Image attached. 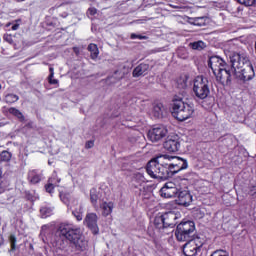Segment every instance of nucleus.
Instances as JSON below:
<instances>
[{
	"label": "nucleus",
	"instance_id": "5701e85b",
	"mask_svg": "<svg viewBox=\"0 0 256 256\" xmlns=\"http://www.w3.org/2000/svg\"><path fill=\"white\" fill-rule=\"evenodd\" d=\"M28 179L33 185H37L41 181V174L37 170H32L28 173Z\"/></svg>",
	"mask_w": 256,
	"mask_h": 256
},
{
	"label": "nucleus",
	"instance_id": "9b49d317",
	"mask_svg": "<svg viewBox=\"0 0 256 256\" xmlns=\"http://www.w3.org/2000/svg\"><path fill=\"white\" fill-rule=\"evenodd\" d=\"M167 136V127L163 125H157L148 131V139L152 143H157Z\"/></svg>",
	"mask_w": 256,
	"mask_h": 256
},
{
	"label": "nucleus",
	"instance_id": "2f4dec72",
	"mask_svg": "<svg viewBox=\"0 0 256 256\" xmlns=\"http://www.w3.org/2000/svg\"><path fill=\"white\" fill-rule=\"evenodd\" d=\"M9 113H11V115H14L18 119H24L23 113H21V111L16 108H10Z\"/></svg>",
	"mask_w": 256,
	"mask_h": 256
},
{
	"label": "nucleus",
	"instance_id": "f03ea898",
	"mask_svg": "<svg viewBox=\"0 0 256 256\" xmlns=\"http://www.w3.org/2000/svg\"><path fill=\"white\" fill-rule=\"evenodd\" d=\"M171 159L168 154H163L150 160L146 167L148 175L152 177V179H161L162 181L173 177L169 167Z\"/></svg>",
	"mask_w": 256,
	"mask_h": 256
},
{
	"label": "nucleus",
	"instance_id": "7ed1b4c3",
	"mask_svg": "<svg viewBox=\"0 0 256 256\" xmlns=\"http://www.w3.org/2000/svg\"><path fill=\"white\" fill-rule=\"evenodd\" d=\"M58 233L70 241L76 251H85L87 249V240H85L81 228L73 224L61 223L58 228Z\"/></svg>",
	"mask_w": 256,
	"mask_h": 256
},
{
	"label": "nucleus",
	"instance_id": "f3484780",
	"mask_svg": "<svg viewBox=\"0 0 256 256\" xmlns=\"http://www.w3.org/2000/svg\"><path fill=\"white\" fill-rule=\"evenodd\" d=\"M164 219L165 227H175L177 225V219H179V214L170 211L162 214Z\"/></svg>",
	"mask_w": 256,
	"mask_h": 256
},
{
	"label": "nucleus",
	"instance_id": "a19ab883",
	"mask_svg": "<svg viewBox=\"0 0 256 256\" xmlns=\"http://www.w3.org/2000/svg\"><path fill=\"white\" fill-rule=\"evenodd\" d=\"M4 40L7 41V43H13V38H11V35H5Z\"/></svg>",
	"mask_w": 256,
	"mask_h": 256
},
{
	"label": "nucleus",
	"instance_id": "393cba45",
	"mask_svg": "<svg viewBox=\"0 0 256 256\" xmlns=\"http://www.w3.org/2000/svg\"><path fill=\"white\" fill-rule=\"evenodd\" d=\"M88 51L90 52L91 59H97L99 57V48L97 44H89Z\"/></svg>",
	"mask_w": 256,
	"mask_h": 256
},
{
	"label": "nucleus",
	"instance_id": "58836bf2",
	"mask_svg": "<svg viewBox=\"0 0 256 256\" xmlns=\"http://www.w3.org/2000/svg\"><path fill=\"white\" fill-rule=\"evenodd\" d=\"M130 37L131 39H140V40L147 39V36L137 35V34H131Z\"/></svg>",
	"mask_w": 256,
	"mask_h": 256
},
{
	"label": "nucleus",
	"instance_id": "0eeeda50",
	"mask_svg": "<svg viewBox=\"0 0 256 256\" xmlns=\"http://www.w3.org/2000/svg\"><path fill=\"white\" fill-rule=\"evenodd\" d=\"M204 240L199 236H193L187 243L183 246V253L185 256H195L198 251L203 247Z\"/></svg>",
	"mask_w": 256,
	"mask_h": 256
},
{
	"label": "nucleus",
	"instance_id": "2eb2a0df",
	"mask_svg": "<svg viewBox=\"0 0 256 256\" xmlns=\"http://www.w3.org/2000/svg\"><path fill=\"white\" fill-rule=\"evenodd\" d=\"M180 147L181 144L179 143L178 136H168V138L164 142V149H166V151H169L170 153H176V151H179Z\"/></svg>",
	"mask_w": 256,
	"mask_h": 256
},
{
	"label": "nucleus",
	"instance_id": "f704fd0d",
	"mask_svg": "<svg viewBox=\"0 0 256 256\" xmlns=\"http://www.w3.org/2000/svg\"><path fill=\"white\" fill-rule=\"evenodd\" d=\"M9 241H10V245H11V250L15 251L16 245H17V238L15 237V235H10Z\"/></svg>",
	"mask_w": 256,
	"mask_h": 256
},
{
	"label": "nucleus",
	"instance_id": "c9c22d12",
	"mask_svg": "<svg viewBox=\"0 0 256 256\" xmlns=\"http://www.w3.org/2000/svg\"><path fill=\"white\" fill-rule=\"evenodd\" d=\"M255 1L256 0H238V3H240L241 5H245L246 7H251L255 5Z\"/></svg>",
	"mask_w": 256,
	"mask_h": 256
},
{
	"label": "nucleus",
	"instance_id": "de8ad7c7",
	"mask_svg": "<svg viewBox=\"0 0 256 256\" xmlns=\"http://www.w3.org/2000/svg\"><path fill=\"white\" fill-rule=\"evenodd\" d=\"M18 3H21V2H23V1H25V0H16Z\"/></svg>",
	"mask_w": 256,
	"mask_h": 256
},
{
	"label": "nucleus",
	"instance_id": "aec40b11",
	"mask_svg": "<svg viewBox=\"0 0 256 256\" xmlns=\"http://www.w3.org/2000/svg\"><path fill=\"white\" fill-rule=\"evenodd\" d=\"M152 115L156 119H161L165 115V106L162 103H154L152 109Z\"/></svg>",
	"mask_w": 256,
	"mask_h": 256
},
{
	"label": "nucleus",
	"instance_id": "4468645a",
	"mask_svg": "<svg viewBox=\"0 0 256 256\" xmlns=\"http://www.w3.org/2000/svg\"><path fill=\"white\" fill-rule=\"evenodd\" d=\"M208 67L212 70V73H217V71L227 67V63L219 56H211L208 61Z\"/></svg>",
	"mask_w": 256,
	"mask_h": 256
},
{
	"label": "nucleus",
	"instance_id": "c85d7f7f",
	"mask_svg": "<svg viewBox=\"0 0 256 256\" xmlns=\"http://www.w3.org/2000/svg\"><path fill=\"white\" fill-rule=\"evenodd\" d=\"M191 47L194 50L201 51V49H205V42H203V41L193 42L191 44Z\"/></svg>",
	"mask_w": 256,
	"mask_h": 256
},
{
	"label": "nucleus",
	"instance_id": "e433bc0d",
	"mask_svg": "<svg viewBox=\"0 0 256 256\" xmlns=\"http://www.w3.org/2000/svg\"><path fill=\"white\" fill-rule=\"evenodd\" d=\"M211 256H229V254H227V251L225 250H216L211 254Z\"/></svg>",
	"mask_w": 256,
	"mask_h": 256
},
{
	"label": "nucleus",
	"instance_id": "72a5a7b5",
	"mask_svg": "<svg viewBox=\"0 0 256 256\" xmlns=\"http://www.w3.org/2000/svg\"><path fill=\"white\" fill-rule=\"evenodd\" d=\"M53 225L52 224H45L41 228V234L45 235V233H49V231H52Z\"/></svg>",
	"mask_w": 256,
	"mask_h": 256
},
{
	"label": "nucleus",
	"instance_id": "423d86ee",
	"mask_svg": "<svg viewBox=\"0 0 256 256\" xmlns=\"http://www.w3.org/2000/svg\"><path fill=\"white\" fill-rule=\"evenodd\" d=\"M193 93L198 99H207L209 97V80L203 76H197L194 79Z\"/></svg>",
	"mask_w": 256,
	"mask_h": 256
},
{
	"label": "nucleus",
	"instance_id": "f257e3e1",
	"mask_svg": "<svg viewBox=\"0 0 256 256\" xmlns=\"http://www.w3.org/2000/svg\"><path fill=\"white\" fill-rule=\"evenodd\" d=\"M233 77L240 81H251L255 77V69L246 53H232L230 55Z\"/></svg>",
	"mask_w": 256,
	"mask_h": 256
},
{
	"label": "nucleus",
	"instance_id": "a18cd8bd",
	"mask_svg": "<svg viewBox=\"0 0 256 256\" xmlns=\"http://www.w3.org/2000/svg\"><path fill=\"white\" fill-rule=\"evenodd\" d=\"M17 29H19V24H14L12 26V31H17Z\"/></svg>",
	"mask_w": 256,
	"mask_h": 256
},
{
	"label": "nucleus",
	"instance_id": "dca6fc26",
	"mask_svg": "<svg viewBox=\"0 0 256 256\" xmlns=\"http://www.w3.org/2000/svg\"><path fill=\"white\" fill-rule=\"evenodd\" d=\"M176 197H178L177 199L178 205H184L185 207L191 205V201H193V196H191V193H189V190L178 189V193Z\"/></svg>",
	"mask_w": 256,
	"mask_h": 256
},
{
	"label": "nucleus",
	"instance_id": "20e7f679",
	"mask_svg": "<svg viewBox=\"0 0 256 256\" xmlns=\"http://www.w3.org/2000/svg\"><path fill=\"white\" fill-rule=\"evenodd\" d=\"M193 113H195L193 104L184 102L182 98H175L173 100L172 115L178 121H187V119H191Z\"/></svg>",
	"mask_w": 256,
	"mask_h": 256
},
{
	"label": "nucleus",
	"instance_id": "39448f33",
	"mask_svg": "<svg viewBox=\"0 0 256 256\" xmlns=\"http://www.w3.org/2000/svg\"><path fill=\"white\" fill-rule=\"evenodd\" d=\"M194 234L195 222L193 221L181 222L175 230V237L177 241H190Z\"/></svg>",
	"mask_w": 256,
	"mask_h": 256
},
{
	"label": "nucleus",
	"instance_id": "412c9836",
	"mask_svg": "<svg viewBox=\"0 0 256 256\" xmlns=\"http://www.w3.org/2000/svg\"><path fill=\"white\" fill-rule=\"evenodd\" d=\"M149 71V64H139L134 70H133V77H141L142 75H147V72Z\"/></svg>",
	"mask_w": 256,
	"mask_h": 256
},
{
	"label": "nucleus",
	"instance_id": "c03bdc74",
	"mask_svg": "<svg viewBox=\"0 0 256 256\" xmlns=\"http://www.w3.org/2000/svg\"><path fill=\"white\" fill-rule=\"evenodd\" d=\"M49 71H50V75H49V77H54L55 72H54L53 67H50V68H49Z\"/></svg>",
	"mask_w": 256,
	"mask_h": 256
},
{
	"label": "nucleus",
	"instance_id": "ddd939ff",
	"mask_svg": "<svg viewBox=\"0 0 256 256\" xmlns=\"http://www.w3.org/2000/svg\"><path fill=\"white\" fill-rule=\"evenodd\" d=\"M99 217L96 213H88L84 219V224L92 231L94 235L99 233V226L97 225Z\"/></svg>",
	"mask_w": 256,
	"mask_h": 256
},
{
	"label": "nucleus",
	"instance_id": "c756f323",
	"mask_svg": "<svg viewBox=\"0 0 256 256\" xmlns=\"http://www.w3.org/2000/svg\"><path fill=\"white\" fill-rule=\"evenodd\" d=\"M49 179H52V181L54 183L53 184L54 187H59V184L61 183V179L57 176V172L56 171H54L52 173V176Z\"/></svg>",
	"mask_w": 256,
	"mask_h": 256
},
{
	"label": "nucleus",
	"instance_id": "473e14b6",
	"mask_svg": "<svg viewBox=\"0 0 256 256\" xmlns=\"http://www.w3.org/2000/svg\"><path fill=\"white\" fill-rule=\"evenodd\" d=\"M55 183L53 182V179H48V183L45 186V190L47 193H53L55 186H53Z\"/></svg>",
	"mask_w": 256,
	"mask_h": 256
},
{
	"label": "nucleus",
	"instance_id": "6e6552de",
	"mask_svg": "<svg viewBox=\"0 0 256 256\" xmlns=\"http://www.w3.org/2000/svg\"><path fill=\"white\" fill-rule=\"evenodd\" d=\"M169 157H171V161L168 162V165L170 167L172 177L181 171H185V169L189 167V162H187V159L171 155H169Z\"/></svg>",
	"mask_w": 256,
	"mask_h": 256
},
{
	"label": "nucleus",
	"instance_id": "8fccbe9b",
	"mask_svg": "<svg viewBox=\"0 0 256 256\" xmlns=\"http://www.w3.org/2000/svg\"><path fill=\"white\" fill-rule=\"evenodd\" d=\"M2 87H3V86L0 84V89H2Z\"/></svg>",
	"mask_w": 256,
	"mask_h": 256
},
{
	"label": "nucleus",
	"instance_id": "a211bd4d",
	"mask_svg": "<svg viewBox=\"0 0 256 256\" xmlns=\"http://www.w3.org/2000/svg\"><path fill=\"white\" fill-rule=\"evenodd\" d=\"M123 77H125V72L116 70L111 76L107 77L106 81L109 85H115V83H119Z\"/></svg>",
	"mask_w": 256,
	"mask_h": 256
},
{
	"label": "nucleus",
	"instance_id": "09e8293b",
	"mask_svg": "<svg viewBox=\"0 0 256 256\" xmlns=\"http://www.w3.org/2000/svg\"><path fill=\"white\" fill-rule=\"evenodd\" d=\"M61 17H64V18H65V17H67V14H62Z\"/></svg>",
	"mask_w": 256,
	"mask_h": 256
},
{
	"label": "nucleus",
	"instance_id": "ea45409f",
	"mask_svg": "<svg viewBox=\"0 0 256 256\" xmlns=\"http://www.w3.org/2000/svg\"><path fill=\"white\" fill-rule=\"evenodd\" d=\"M48 81H49L50 85H57L59 83V80L54 79L51 76L48 77Z\"/></svg>",
	"mask_w": 256,
	"mask_h": 256
},
{
	"label": "nucleus",
	"instance_id": "4c0bfd02",
	"mask_svg": "<svg viewBox=\"0 0 256 256\" xmlns=\"http://www.w3.org/2000/svg\"><path fill=\"white\" fill-rule=\"evenodd\" d=\"M2 179L3 177H0V194L5 193V191L7 190V183H3L1 181Z\"/></svg>",
	"mask_w": 256,
	"mask_h": 256
},
{
	"label": "nucleus",
	"instance_id": "4be33fe9",
	"mask_svg": "<svg viewBox=\"0 0 256 256\" xmlns=\"http://www.w3.org/2000/svg\"><path fill=\"white\" fill-rule=\"evenodd\" d=\"M101 199V194L97 191V189L92 188L90 190V200L94 207V209L97 211L99 209V205L97 202Z\"/></svg>",
	"mask_w": 256,
	"mask_h": 256
},
{
	"label": "nucleus",
	"instance_id": "f8f14e48",
	"mask_svg": "<svg viewBox=\"0 0 256 256\" xmlns=\"http://www.w3.org/2000/svg\"><path fill=\"white\" fill-rule=\"evenodd\" d=\"M179 193V188L173 182H167L161 189L160 195L164 199H173Z\"/></svg>",
	"mask_w": 256,
	"mask_h": 256
},
{
	"label": "nucleus",
	"instance_id": "7c9ffc66",
	"mask_svg": "<svg viewBox=\"0 0 256 256\" xmlns=\"http://www.w3.org/2000/svg\"><path fill=\"white\" fill-rule=\"evenodd\" d=\"M179 89H187V77H182L177 81Z\"/></svg>",
	"mask_w": 256,
	"mask_h": 256
},
{
	"label": "nucleus",
	"instance_id": "79ce46f5",
	"mask_svg": "<svg viewBox=\"0 0 256 256\" xmlns=\"http://www.w3.org/2000/svg\"><path fill=\"white\" fill-rule=\"evenodd\" d=\"M88 13H90V15H97V9L96 8H89Z\"/></svg>",
	"mask_w": 256,
	"mask_h": 256
},
{
	"label": "nucleus",
	"instance_id": "1a4fd4ad",
	"mask_svg": "<svg viewBox=\"0 0 256 256\" xmlns=\"http://www.w3.org/2000/svg\"><path fill=\"white\" fill-rule=\"evenodd\" d=\"M60 199L67 205L68 209L72 211V215L77 219V221H83V205L79 204V201L72 200L69 203V200L65 196L60 195Z\"/></svg>",
	"mask_w": 256,
	"mask_h": 256
},
{
	"label": "nucleus",
	"instance_id": "49530a36",
	"mask_svg": "<svg viewBox=\"0 0 256 256\" xmlns=\"http://www.w3.org/2000/svg\"><path fill=\"white\" fill-rule=\"evenodd\" d=\"M74 52L76 53V55H78L79 54V48L74 47Z\"/></svg>",
	"mask_w": 256,
	"mask_h": 256
},
{
	"label": "nucleus",
	"instance_id": "b1692460",
	"mask_svg": "<svg viewBox=\"0 0 256 256\" xmlns=\"http://www.w3.org/2000/svg\"><path fill=\"white\" fill-rule=\"evenodd\" d=\"M40 215L42 219H47V217H51V215H53V208L48 206H42L40 208Z\"/></svg>",
	"mask_w": 256,
	"mask_h": 256
},
{
	"label": "nucleus",
	"instance_id": "6ab92c4d",
	"mask_svg": "<svg viewBox=\"0 0 256 256\" xmlns=\"http://www.w3.org/2000/svg\"><path fill=\"white\" fill-rule=\"evenodd\" d=\"M115 204L113 202H102L100 203V209L102 210L103 217H109L113 213Z\"/></svg>",
	"mask_w": 256,
	"mask_h": 256
},
{
	"label": "nucleus",
	"instance_id": "bb28decb",
	"mask_svg": "<svg viewBox=\"0 0 256 256\" xmlns=\"http://www.w3.org/2000/svg\"><path fill=\"white\" fill-rule=\"evenodd\" d=\"M13 157V154L7 150H4L0 153V161L3 163H9Z\"/></svg>",
	"mask_w": 256,
	"mask_h": 256
},
{
	"label": "nucleus",
	"instance_id": "37998d69",
	"mask_svg": "<svg viewBox=\"0 0 256 256\" xmlns=\"http://www.w3.org/2000/svg\"><path fill=\"white\" fill-rule=\"evenodd\" d=\"M95 144L93 143V141H88L85 145L86 149H92V147L94 146Z\"/></svg>",
	"mask_w": 256,
	"mask_h": 256
},
{
	"label": "nucleus",
	"instance_id": "9d476101",
	"mask_svg": "<svg viewBox=\"0 0 256 256\" xmlns=\"http://www.w3.org/2000/svg\"><path fill=\"white\" fill-rule=\"evenodd\" d=\"M214 75L220 85H229V83H231V77H233V66H231L230 70L225 66L217 72H214Z\"/></svg>",
	"mask_w": 256,
	"mask_h": 256
},
{
	"label": "nucleus",
	"instance_id": "a878e982",
	"mask_svg": "<svg viewBox=\"0 0 256 256\" xmlns=\"http://www.w3.org/2000/svg\"><path fill=\"white\" fill-rule=\"evenodd\" d=\"M154 225L157 227V229H165L167 226H165V221L163 219V214L160 216H156L154 219Z\"/></svg>",
	"mask_w": 256,
	"mask_h": 256
},
{
	"label": "nucleus",
	"instance_id": "cd10ccee",
	"mask_svg": "<svg viewBox=\"0 0 256 256\" xmlns=\"http://www.w3.org/2000/svg\"><path fill=\"white\" fill-rule=\"evenodd\" d=\"M17 101H19V96L15 95V94H8L5 96V103H17Z\"/></svg>",
	"mask_w": 256,
	"mask_h": 256
}]
</instances>
